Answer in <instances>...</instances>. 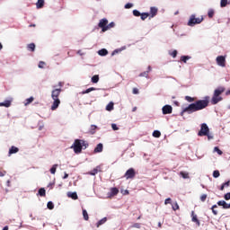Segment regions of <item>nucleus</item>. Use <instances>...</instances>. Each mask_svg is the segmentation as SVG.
Listing matches in <instances>:
<instances>
[{
  "mask_svg": "<svg viewBox=\"0 0 230 230\" xmlns=\"http://www.w3.org/2000/svg\"><path fill=\"white\" fill-rule=\"evenodd\" d=\"M186 102H189L190 103L188 107L184 108L181 112V116H184V113L187 112V114H193V112H199V111H202L209 105V101L208 100H198L197 97H190L185 96Z\"/></svg>",
  "mask_w": 230,
  "mask_h": 230,
  "instance_id": "f257e3e1",
  "label": "nucleus"
},
{
  "mask_svg": "<svg viewBox=\"0 0 230 230\" xmlns=\"http://www.w3.org/2000/svg\"><path fill=\"white\" fill-rule=\"evenodd\" d=\"M60 93H62L61 88L52 90L51 98L54 102L50 108L51 111H57L58 109V106L60 105V99L58 98L60 96Z\"/></svg>",
  "mask_w": 230,
  "mask_h": 230,
  "instance_id": "f03ea898",
  "label": "nucleus"
},
{
  "mask_svg": "<svg viewBox=\"0 0 230 230\" xmlns=\"http://www.w3.org/2000/svg\"><path fill=\"white\" fill-rule=\"evenodd\" d=\"M226 92V88L223 86H219L214 91L212 99H211V104L217 105V103H219V102H222L224 98H222V93Z\"/></svg>",
  "mask_w": 230,
  "mask_h": 230,
  "instance_id": "7ed1b4c3",
  "label": "nucleus"
},
{
  "mask_svg": "<svg viewBox=\"0 0 230 230\" xmlns=\"http://www.w3.org/2000/svg\"><path fill=\"white\" fill-rule=\"evenodd\" d=\"M83 146H84V148H87L88 145L85 144V141L81 139H75L72 146V148L74 149L75 154H80L82 152Z\"/></svg>",
  "mask_w": 230,
  "mask_h": 230,
  "instance_id": "20e7f679",
  "label": "nucleus"
},
{
  "mask_svg": "<svg viewBox=\"0 0 230 230\" xmlns=\"http://www.w3.org/2000/svg\"><path fill=\"white\" fill-rule=\"evenodd\" d=\"M202 21H204V17L201 16L197 18L195 14H191L188 22V26H195L196 24H200Z\"/></svg>",
  "mask_w": 230,
  "mask_h": 230,
  "instance_id": "39448f33",
  "label": "nucleus"
},
{
  "mask_svg": "<svg viewBox=\"0 0 230 230\" xmlns=\"http://www.w3.org/2000/svg\"><path fill=\"white\" fill-rule=\"evenodd\" d=\"M208 134H209V127H208V124L202 123L198 136H199V137H202L204 136H208Z\"/></svg>",
  "mask_w": 230,
  "mask_h": 230,
  "instance_id": "423d86ee",
  "label": "nucleus"
},
{
  "mask_svg": "<svg viewBox=\"0 0 230 230\" xmlns=\"http://www.w3.org/2000/svg\"><path fill=\"white\" fill-rule=\"evenodd\" d=\"M109 24V20H107L106 18L101 19L98 26L99 28L102 29V33H105V31H107V25Z\"/></svg>",
  "mask_w": 230,
  "mask_h": 230,
  "instance_id": "0eeeda50",
  "label": "nucleus"
},
{
  "mask_svg": "<svg viewBox=\"0 0 230 230\" xmlns=\"http://www.w3.org/2000/svg\"><path fill=\"white\" fill-rule=\"evenodd\" d=\"M125 179H134L136 177V170L134 168H129L124 174Z\"/></svg>",
  "mask_w": 230,
  "mask_h": 230,
  "instance_id": "6e6552de",
  "label": "nucleus"
},
{
  "mask_svg": "<svg viewBox=\"0 0 230 230\" xmlns=\"http://www.w3.org/2000/svg\"><path fill=\"white\" fill-rule=\"evenodd\" d=\"M216 62H217V66H220V67H226V57L218 56L216 58Z\"/></svg>",
  "mask_w": 230,
  "mask_h": 230,
  "instance_id": "1a4fd4ad",
  "label": "nucleus"
},
{
  "mask_svg": "<svg viewBox=\"0 0 230 230\" xmlns=\"http://www.w3.org/2000/svg\"><path fill=\"white\" fill-rule=\"evenodd\" d=\"M162 111H163V114H164V115L172 114V112L173 111V108L171 105H164L162 108Z\"/></svg>",
  "mask_w": 230,
  "mask_h": 230,
  "instance_id": "9d476101",
  "label": "nucleus"
},
{
  "mask_svg": "<svg viewBox=\"0 0 230 230\" xmlns=\"http://www.w3.org/2000/svg\"><path fill=\"white\" fill-rule=\"evenodd\" d=\"M99 172H102V167L97 165L93 170L88 172L87 175H96Z\"/></svg>",
  "mask_w": 230,
  "mask_h": 230,
  "instance_id": "9b49d317",
  "label": "nucleus"
},
{
  "mask_svg": "<svg viewBox=\"0 0 230 230\" xmlns=\"http://www.w3.org/2000/svg\"><path fill=\"white\" fill-rule=\"evenodd\" d=\"M191 220L198 226V227H200V220L197 217L195 211H191Z\"/></svg>",
  "mask_w": 230,
  "mask_h": 230,
  "instance_id": "f8f14e48",
  "label": "nucleus"
},
{
  "mask_svg": "<svg viewBox=\"0 0 230 230\" xmlns=\"http://www.w3.org/2000/svg\"><path fill=\"white\" fill-rule=\"evenodd\" d=\"M217 206H222L224 209H230V203H227L225 200H219Z\"/></svg>",
  "mask_w": 230,
  "mask_h": 230,
  "instance_id": "ddd939ff",
  "label": "nucleus"
},
{
  "mask_svg": "<svg viewBox=\"0 0 230 230\" xmlns=\"http://www.w3.org/2000/svg\"><path fill=\"white\" fill-rule=\"evenodd\" d=\"M119 193V190L118 188L113 187L111 189V191L109 192V197H116Z\"/></svg>",
  "mask_w": 230,
  "mask_h": 230,
  "instance_id": "4468645a",
  "label": "nucleus"
},
{
  "mask_svg": "<svg viewBox=\"0 0 230 230\" xmlns=\"http://www.w3.org/2000/svg\"><path fill=\"white\" fill-rule=\"evenodd\" d=\"M157 12H159L157 7H151L150 13H149L150 17H152V18L155 17V15H157Z\"/></svg>",
  "mask_w": 230,
  "mask_h": 230,
  "instance_id": "2eb2a0df",
  "label": "nucleus"
},
{
  "mask_svg": "<svg viewBox=\"0 0 230 230\" xmlns=\"http://www.w3.org/2000/svg\"><path fill=\"white\" fill-rule=\"evenodd\" d=\"M100 152H103V144L100 143L94 148V154H100Z\"/></svg>",
  "mask_w": 230,
  "mask_h": 230,
  "instance_id": "dca6fc26",
  "label": "nucleus"
},
{
  "mask_svg": "<svg viewBox=\"0 0 230 230\" xmlns=\"http://www.w3.org/2000/svg\"><path fill=\"white\" fill-rule=\"evenodd\" d=\"M67 197L73 200H78V194H76V192H68Z\"/></svg>",
  "mask_w": 230,
  "mask_h": 230,
  "instance_id": "f3484780",
  "label": "nucleus"
},
{
  "mask_svg": "<svg viewBox=\"0 0 230 230\" xmlns=\"http://www.w3.org/2000/svg\"><path fill=\"white\" fill-rule=\"evenodd\" d=\"M98 55H100L101 57H106V55H109V51L105 49H102L98 51Z\"/></svg>",
  "mask_w": 230,
  "mask_h": 230,
  "instance_id": "a211bd4d",
  "label": "nucleus"
},
{
  "mask_svg": "<svg viewBox=\"0 0 230 230\" xmlns=\"http://www.w3.org/2000/svg\"><path fill=\"white\" fill-rule=\"evenodd\" d=\"M19 152V149L16 146H11L9 149V155H12V154H17Z\"/></svg>",
  "mask_w": 230,
  "mask_h": 230,
  "instance_id": "6ab92c4d",
  "label": "nucleus"
},
{
  "mask_svg": "<svg viewBox=\"0 0 230 230\" xmlns=\"http://www.w3.org/2000/svg\"><path fill=\"white\" fill-rule=\"evenodd\" d=\"M140 17L142 21H146L148 19V17H150V13H140Z\"/></svg>",
  "mask_w": 230,
  "mask_h": 230,
  "instance_id": "aec40b11",
  "label": "nucleus"
},
{
  "mask_svg": "<svg viewBox=\"0 0 230 230\" xmlns=\"http://www.w3.org/2000/svg\"><path fill=\"white\" fill-rule=\"evenodd\" d=\"M180 175L181 177H182V179H190V172H180Z\"/></svg>",
  "mask_w": 230,
  "mask_h": 230,
  "instance_id": "412c9836",
  "label": "nucleus"
},
{
  "mask_svg": "<svg viewBox=\"0 0 230 230\" xmlns=\"http://www.w3.org/2000/svg\"><path fill=\"white\" fill-rule=\"evenodd\" d=\"M107 222V217H103L102 219L99 220L96 224V227H100V226H103Z\"/></svg>",
  "mask_w": 230,
  "mask_h": 230,
  "instance_id": "4be33fe9",
  "label": "nucleus"
},
{
  "mask_svg": "<svg viewBox=\"0 0 230 230\" xmlns=\"http://www.w3.org/2000/svg\"><path fill=\"white\" fill-rule=\"evenodd\" d=\"M92 82L93 84H98V82H100V75H95L92 77Z\"/></svg>",
  "mask_w": 230,
  "mask_h": 230,
  "instance_id": "5701e85b",
  "label": "nucleus"
},
{
  "mask_svg": "<svg viewBox=\"0 0 230 230\" xmlns=\"http://www.w3.org/2000/svg\"><path fill=\"white\" fill-rule=\"evenodd\" d=\"M12 105V102L10 101H5L4 102H0V107H10Z\"/></svg>",
  "mask_w": 230,
  "mask_h": 230,
  "instance_id": "b1692460",
  "label": "nucleus"
},
{
  "mask_svg": "<svg viewBox=\"0 0 230 230\" xmlns=\"http://www.w3.org/2000/svg\"><path fill=\"white\" fill-rule=\"evenodd\" d=\"M106 111H114V102H110L107 106H106Z\"/></svg>",
  "mask_w": 230,
  "mask_h": 230,
  "instance_id": "393cba45",
  "label": "nucleus"
},
{
  "mask_svg": "<svg viewBox=\"0 0 230 230\" xmlns=\"http://www.w3.org/2000/svg\"><path fill=\"white\" fill-rule=\"evenodd\" d=\"M38 195H40V197H44L46 195V189L40 188L38 191Z\"/></svg>",
  "mask_w": 230,
  "mask_h": 230,
  "instance_id": "a878e982",
  "label": "nucleus"
},
{
  "mask_svg": "<svg viewBox=\"0 0 230 230\" xmlns=\"http://www.w3.org/2000/svg\"><path fill=\"white\" fill-rule=\"evenodd\" d=\"M57 168H58V164H54V165L50 168V173H52V175H55V173H57Z\"/></svg>",
  "mask_w": 230,
  "mask_h": 230,
  "instance_id": "bb28decb",
  "label": "nucleus"
},
{
  "mask_svg": "<svg viewBox=\"0 0 230 230\" xmlns=\"http://www.w3.org/2000/svg\"><path fill=\"white\" fill-rule=\"evenodd\" d=\"M37 8H43L44 7V0H38L36 3Z\"/></svg>",
  "mask_w": 230,
  "mask_h": 230,
  "instance_id": "cd10ccee",
  "label": "nucleus"
},
{
  "mask_svg": "<svg viewBox=\"0 0 230 230\" xmlns=\"http://www.w3.org/2000/svg\"><path fill=\"white\" fill-rule=\"evenodd\" d=\"M96 128H98L96 125H92L89 130L90 134H96Z\"/></svg>",
  "mask_w": 230,
  "mask_h": 230,
  "instance_id": "c85d7f7f",
  "label": "nucleus"
},
{
  "mask_svg": "<svg viewBox=\"0 0 230 230\" xmlns=\"http://www.w3.org/2000/svg\"><path fill=\"white\" fill-rule=\"evenodd\" d=\"M208 16L209 19H213V17L215 16V10L209 9L208 12Z\"/></svg>",
  "mask_w": 230,
  "mask_h": 230,
  "instance_id": "c756f323",
  "label": "nucleus"
},
{
  "mask_svg": "<svg viewBox=\"0 0 230 230\" xmlns=\"http://www.w3.org/2000/svg\"><path fill=\"white\" fill-rule=\"evenodd\" d=\"M190 58H191L190 56H181V61L184 62V64H186V62H188V60H190Z\"/></svg>",
  "mask_w": 230,
  "mask_h": 230,
  "instance_id": "7c9ffc66",
  "label": "nucleus"
},
{
  "mask_svg": "<svg viewBox=\"0 0 230 230\" xmlns=\"http://www.w3.org/2000/svg\"><path fill=\"white\" fill-rule=\"evenodd\" d=\"M92 91H96V88H94V87L88 88L85 91H84L82 93L83 94H89V93H92Z\"/></svg>",
  "mask_w": 230,
  "mask_h": 230,
  "instance_id": "2f4dec72",
  "label": "nucleus"
},
{
  "mask_svg": "<svg viewBox=\"0 0 230 230\" xmlns=\"http://www.w3.org/2000/svg\"><path fill=\"white\" fill-rule=\"evenodd\" d=\"M83 217L84 220H89V214L87 213V210L83 209Z\"/></svg>",
  "mask_w": 230,
  "mask_h": 230,
  "instance_id": "473e14b6",
  "label": "nucleus"
},
{
  "mask_svg": "<svg viewBox=\"0 0 230 230\" xmlns=\"http://www.w3.org/2000/svg\"><path fill=\"white\" fill-rule=\"evenodd\" d=\"M35 99L33 97H30L25 100L24 105H30V103L33 102Z\"/></svg>",
  "mask_w": 230,
  "mask_h": 230,
  "instance_id": "72a5a7b5",
  "label": "nucleus"
},
{
  "mask_svg": "<svg viewBox=\"0 0 230 230\" xmlns=\"http://www.w3.org/2000/svg\"><path fill=\"white\" fill-rule=\"evenodd\" d=\"M27 48L30 51H35V43H30Z\"/></svg>",
  "mask_w": 230,
  "mask_h": 230,
  "instance_id": "f704fd0d",
  "label": "nucleus"
},
{
  "mask_svg": "<svg viewBox=\"0 0 230 230\" xmlns=\"http://www.w3.org/2000/svg\"><path fill=\"white\" fill-rule=\"evenodd\" d=\"M153 137H161V131L159 130H155L153 132Z\"/></svg>",
  "mask_w": 230,
  "mask_h": 230,
  "instance_id": "c9c22d12",
  "label": "nucleus"
},
{
  "mask_svg": "<svg viewBox=\"0 0 230 230\" xmlns=\"http://www.w3.org/2000/svg\"><path fill=\"white\" fill-rule=\"evenodd\" d=\"M213 177L215 179H218V177H220V171H218V170L214 171L213 172Z\"/></svg>",
  "mask_w": 230,
  "mask_h": 230,
  "instance_id": "e433bc0d",
  "label": "nucleus"
},
{
  "mask_svg": "<svg viewBox=\"0 0 230 230\" xmlns=\"http://www.w3.org/2000/svg\"><path fill=\"white\" fill-rule=\"evenodd\" d=\"M47 208H48V209H54L55 205L51 201H49L47 204Z\"/></svg>",
  "mask_w": 230,
  "mask_h": 230,
  "instance_id": "4c0bfd02",
  "label": "nucleus"
},
{
  "mask_svg": "<svg viewBox=\"0 0 230 230\" xmlns=\"http://www.w3.org/2000/svg\"><path fill=\"white\" fill-rule=\"evenodd\" d=\"M220 6L221 8H226L227 6V0H221Z\"/></svg>",
  "mask_w": 230,
  "mask_h": 230,
  "instance_id": "58836bf2",
  "label": "nucleus"
},
{
  "mask_svg": "<svg viewBox=\"0 0 230 230\" xmlns=\"http://www.w3.org/2000/svg\"><path fill=\"white\" fill-rule=\"evenodd\" d=\"M114 26H116V23H114V22H110V23H108V25H107V31H108V30H111V28H114Z\"/></svg>",
  "mask_w": 230,
  "mask_h": 230,
  "instance_id": "ea45409f",
  "label": "nucleus"
},
{
  "mask_svg": "<svg viewBox=\"0 0 230 230\" xmlns=\"http://www.w3.org/2000/svg\"><path fill=\"white\" fill-rule=\"evenodd\" d=\"M216 208H217V205H213L212 208H211L212 213H213V215H215V216L218 215V211L215 210Z\"/></svg>",
  "mask_w": 230,
  "mask_h": 230,
  "instance_id": "a19ab883",
  "label": "nucleus"
},
{
  "mask_svg": "<svg viewBox=\"0 0 230 230\" xmlns=\"http://www.w3.org/2000/svg\"><path fill=\"white\" fill-rule=\"evenodd\" d=\"M133 15L135 17H141V13L137 10H133Z\"/></svg>",
  "mask_w": 230,
  "mask_h": 230,
  "instance_id": "79ce46f5",
  "label": "nucleus"
},
{
  "mask_svg": "<svg viewBox=\"0 0 230 230\" xmlns=\"http://www.w3.org/2000/svg\"><path fill=\"white\" fill-rule=\"evenodd\" d=\"M214 152H217V153L218 154V155H222V154H224V153L222 152V150H220V148H218V146H216V147L214 148Z\"/></svg>",
  "mask_w": 230,
  "mask_h": 230,
  "instance_id": "37998d69",
  "label": "nucleus"
},
{
  "mask_svg": "<svg viewBox=\"0 0 230 230\" xmlns=\"http://www.w3.org/2000/svg\"><path fill=\"white\" fill-rule=\"evenodd\" d=\"M133 6H134V4L128 3V4H125L124 8L126 10H128V9L132 8Z\"/></svg>",
  "mask_w": 230,
  "mask_h": 230,
  "instance_id": "c03bdc74",
  "label": "nucleus"
},
{
  "mask_svg": "<svg viewBox=\"0 0 230 230\" xmlns=\"http://www.w3.org/2000/svg\"><path fill=\"white\" fill-rule=\"evenodd\" d=\"M44 66H46V63L44 61H40L38 67H40V69H44Z\"/></svg>",
  "mask_w": 230,
  "mask_h": 230,
  "instance_id": "a18cd8bd",
  "label": "nucleus"
},
{
  "mask_svg": "<svg viewBox=\"0 0 230 230\" xmlns=\"http://www.w3.org/2000/svg\"><path fill=\"white\" fill-rule=\"evenodd\" d=\"M199 199H200L201 202H204L208 199V195L202 194Z\"/></svg>",
  "mask_w": 230,
  "mask_h": 230,
  "instance_id": "49530a36",
  "label": "nucleus"
},
{
  "mask_svg": "<svg viewBox=\"0 0 230 230\" xmlns=\"http://www.w3.org/2000/svg\"><path fill=\"white\" fill-rule=\"evenodd\" d=\"M139 76H145V78H148V71H145L139 75Z\"/></svg>",
  "mask_w": 230,
  "mask_h": 230,
  "instance_id": "de8ad7c7",
  "label": "nucleus"
},
{
  "mask_svg": "<svg viewBox=\"0 0 230 230\" xmlns=\"http://www.w3.org/2000/svg\"><path fill=\"white\" fill-rule=\"evenodd\" d=\"M132 227H135L136 229H140L141 228V224L139 223H135Z\"/></svg>",
  "mask_w": 230,
  "mask_h": 230,
  "instance_id": "09e8293b",
  "label": "nucleus"
},
{
  "mask_svg": "<svg viewBox=\"0 0 230 230\" xmlns=\"http://www.w3.org/2000/svg\"><path fill=\"white\" fill-rule=\"evenodd\" d=\"M224 199L225 200H230V192H227L226 194H225Z\"/></svg>",
  "mask_w": 230,
  "mask_h": 230,
  "instance_id": "8fccbe9b",
  "label": "nucleus"
},
{
  "mask_svg": "<svg viewBox=\"0 0 230 230\" xmlns=\"http://www.w3.org/2000/svg\"><path fill=\"white\" fill-rule=\"evenodd\" d=\"M111 128L112 130H119V128H118V125L116 124H111Z\"/></svg>",
  "mask_w": 230,
  "mask_h": 230,
  "instance_id": "3c124183",
  "label": "nucleus"
},
{
  "mask_svg": "<svg viewBox=\"0 0 230 230\" xmlns=\"http://www.w3.org/2000/svg\"><path fill=\"white\" fill-rule=\"evenodd\" d=\"M172 209H173V211H177V209H179V204H178V203H175V204L172 206Z\"/></svg>",
  "mask_w": 230,
  "mask_h": 230,
  "instance_id": "603ef678",
  "label": "nucleus"
},
{
  "mask_svg": "<svg viewBox=\"0 0 230 230\" xmlns=\"http://www.w3.org/2000/svg\"><path fill=\"white\" fill-rule=\"evenodd\" d=\"M164 204H165V206L168 204H172V199H170V198L166 199L164 201Z\"/></svg>",
  "mask_w": 230,
  "mask_h": 230,
  "instance_id": "864d4df0",
  "label": "nucleus"
},
{
  "mask_svg": "<svg viewBox=\"0 0 230 230\" xmlns=\"http://www.w3.org/2000/svg\"><path fill=\"white\" fill-rule=\"evenodd\" d=\"M171 56L172 58H175V57H177V50H173L172 53H171Z\"/></svg>",
  "mask_w": 230,
  "mask_h": 230,
  "instance_id": "5fc2aeb1",
  "label": "nucleus"
},
{
  "mask_svg": "<svg viewBox=\"0 0 230 230\" xmlns=\"http://www.w3.org/2000/svg\"><path fill=\"white\" fill-rule=\"evenodd\" d=\"M133 94H139V90L137 88H133Z\"/></svg>",
  "mask_w": 230,
  "mask_h": 230,
  "instance_id": "6e6d98bb",
  "label": "nucleus"
},
{
  "mask_svg": "<svg viewBox=\"0 0 230 230\" xmlns=\"http://www.w3.org/2000/svg\"><path fill=\"white\" fill-rule=\"evenodd\" d=\"M223 185H225V188H229V186H230V181H228L223 183Z\"/></svg>",
  "mask_w": 230,
  "mask_h": 230,
  "instance_id": "4d7b16f0",
  "label": "nucleus"
},
{
  "mask_svg": "<svg viewBox=\"0 0 230 230\" xmlns=\"http://www.w3.org/2000/svg\"><path fill=\"white\" fill-rule=\"evenodd\" d=\"M208 137V139H213V136L209 135V133H208V135H205Z\"/></svg>",
  "mask_w": 230,
  "mask_h": 230,
  "instance_id": "13d9d810",
  "label": "nucleus"
},
{
  "mask_svg": "<svg viewBox=\"0 0 230 230\" xmlns=\"http://www.w3.org/2000/svg\"><path fill=\"white\" fill-rule=\"evenodd\" d=\"M69 177V174H67L66 172H65V175L63 176V179H67Z\"/></svg>",
  "mask_w": 230,
  "mask_h": 230,
  "instance_id": "bf43d9fd",
  "label": "nucleus"
},
{
  "mask_svg": "<svg viewBox=\"0 0 230 230\" xmlns=\"http://www.w3.org/2000/svg\"><path fill=\"white\" fill-rule=\"evenodd\" d=\"M226 188V186L224 185V183L221 185V187H220V190L221 191H224V189Z\"/></svg>",
  "mask_w": 230,
  "mask_h": 230,
  "instance_id": "052dcab7",
  "label": "nucleus"
},
{
  "mask_svg": "<svg viewBox=\"0 0 230 230\" xmlns=\"http://www.w3.org/2000/svg\"><path fill=\"white\" fill-rule=\"evenodd\" d=\"M116 53H119V50L118 49L114 50L111 55H115Z\"/></svg>",
  "mask_w": 230,
  "mask_h": 230,
  "instance_id": "680f3d73",
  "label": "nucleus"
},
{
  "mask_svg": "<svg viewBox=\"0 0 230 230\" xmlns=\"http://www.w3.org/2000/svg\"><path fill=\"white\" fill-rule=\"evenodd\" d=\"M58 86H59V87H63V86H64V83L59 82V83H58Z\"/></svg>",
  "mask_w": 230,
  "mask_h": 230,
  "instance_id": "e2e57ef3",
  "label": "nucleus"
},
{
  "mask_svg": "<svg viewBox=\"0 0 230 230\" xmlns=\"http://www.w3.org/2000/svg\"><path fill=\"white\" fill-rule=\"evenodd\" d=\"M229 94H230V89L226 92V96H229Z\"/></svg>",
  "mask_w": 230,
  "mask_h": 230,
  "instance_id": "0e129e2a",
  "label": "nucleus"
},
{
  "mask_svg": "<svg viewBox=\"0 0 230 230\" xmlns=\"http://www.w3.org/2000/svg\"><path fill=\"white\" fill-rule=\"evenodd\" d=\"M136 111H137V107H134V108L132 109V112H136Z\"/></svg>",
  "mask_w": 230,
  "mask_h": 230,
  "instance_id": "69168bd1",
  "label": "nucleus"
},
{
  "mask_svg": "<svg viewBox=\"0 0 230 230\" xmlns=\"http://www.w3.org/2000/svg\"><path fill=\"white\" fill-rule=\"evenodd\" d=\"M0 177H4V172H0Z\"/></svg>",
  "mask_w": 230,
  "mask_h": 230,
  "instance_id": "338daca9",
  "label": "nucleus"
},
{
  "mask_svg": "<svg viewBox=\"0 0 230 230\" xmlns=\"http://www.w3.org/2000/svg\"><path fill=\"white\" fill-rule=\"evenodd\" d=\"M3 230H8V226H4Z\"/></svg>",
  "mask_w": 230,
  "mask_h": 230,
  "instance_id": "774afa93",
  "label": "nucleus"
}]
</instances>
